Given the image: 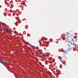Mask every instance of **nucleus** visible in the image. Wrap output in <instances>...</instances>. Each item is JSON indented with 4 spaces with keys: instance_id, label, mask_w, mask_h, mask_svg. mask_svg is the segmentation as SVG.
<instances>
[{
    "instance_id": "obj_1",
    "label": "nucleus",
    "mask_w": 78,
    "mask_h": 78,
    "mask_svg": "<svg viewBox=\"0 0 78 78\" xmlns=\"http://www.w3.org/2000/svg\"><path fill=\"white\" fill-rule=\"evenodd\" d=\"M73 41H74V40L73 39L69 41V42H70L72 45H73V44H74V42H73Z\"/></svg>"
},
{
    "instance_id": "obj_2",
    "label": "nucleus",
    "mask_w": 78,
    "mask_h": 78,
    "mask_svg": "<svg viewBox=\"0 0 78 78\" xmlns=\"http://www.w3.org/2000/svg\"><path fill=\"white\" fill-rule=\"evenodd\" d=\"M69 34V33H66L65 34V35L66 36H68Z\"/></svg>"
},
{
    "instance_id": "obj_3",
    "label": "nucleus",
    "mask_w": 78,
    "mask_h": 78,
    "mask_svg": "<svg viewBox=\"0 0 78 78\" xmlns=\"http://www.w3.org/2000/svg\"><path fill=\"white\" fill-rule=\"evenodd\" d=\"M9 30V29L8 28H7L6 29V31H8V30Z\"/></svg>"
},
{
    "instance_id": "obj_4",
    "label": "nucleus",
    "mask_w": 78,
    "mask_h": 78,
    "mask_svg": "<svg viewBox=\"0 0 78 78\" xmlns=\"http://www.w3.org/2000/svg\"><path fill=\"white\" fill-rule=\"evenodd\" d=\"M69 50H71V48H69V49H68V51H69Z\"/></svg>"
},
{
    "instance_id": "obj_5",
    "label": "nucleus",
    "mask_w": 78,
    "mask_h": 78,
    "mask_svg": "<svg viewBox=\"0 0 78 78\" xmlns=\"http://www.w3.org/2000/svg\"><path fill=\"white\" fill-rule=\"evenodd\" d=\"M0 30L1 31H2V29L1 28L0 29Z\"/></svg>"
},
{
    "instance_id": "obj_6",
    "label": "nucleus",
    "mask_w": 78,
    "mask_h": 78,
    "mask_svg": "<svg viewBox=\"0 0 78 78\" xmlns=\"http://www.w3.org/2000/svg\"><path fill=\"white\" fill-rule=\"evenodd\" d=\"M0 63H2V64H3L2 62H1L0 61Z\"/></svg>"
},
{
    "instance_id": "obj_7",
    "label": "nucleus",
    "mask_w": 78,
    "mask_h": 78,
    "mask_svg": "<svg viewBox=\"0 0 78 78\" xmlns=\"http://www.w3.org/2000/svg\"><path fill=\"white\" fill-rule=\"evenodd\" d=\"M4 63H5V64H6V62H4Z\"/></svg>"
},
{
    "instance_id": "obj_8",
    "label": "nucleus",
    "mask_w": 78,
    "mask_h": 78,
    "mask_svg": "<svg viewBox=\"0 0 78 78\" xmlns=\"http://www.w3.org/2000/svg\"><path fill=\"white\" fill-rule=\"evenodd\" d=\"M40 46H41V44H40Z\"/></svg>"
}]
</instances>
